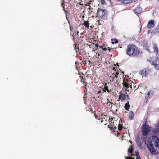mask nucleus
I'll list each match as a JSON object with an SVG mask.
<instances>
[{"label":"nucleus","mask_w":159,"mask_h":159,"mask_svg":"<svg viewBox=\"0 0 159 159\" xmlns=\"http://www.w3.org/2000/svg\"><path fill=\"white\" fill-rule=\"evenodd\" d=\"M108 127L111 131H112L113 132H115V129H116V127H115L114 128H113V127L111 126L110 125H108Z\"/></svg>","instance_id":"obj_24"},{"label":"nucleus","mask_w":159,"mask_h":159,"mask_svg":"<svg viewBox=\"0 0 159 159\" xmlns=\"http://www.w3.org/2000/svg\"><path fill=\"white\" fill-rule=\"evenodd\" d=\"M149 61L155 69L159 70V59L156 57L152 58Z\"/></svg>","instance_id":"obj_4"},{"label":"nucleus","mask_w":159,"mask_h":159,"mask_svg":"<svg viewBox=\"0 0 159 159\" xmlns=\"http://www.w3.org/2000/svg\"><path fill=\"white\" fill-rule=\"evenodd\" d=\"M103 120H101V122L102 123V122H103Z\"/></svg>","instance_id":"obj_49"},{"label":"nucleus","mask_w":159,"mask_h":159,"mask_svg":"<svg viewBox=\"0 0 159 159\" xmlns=\"http://www.w3.org/2000/svg\"><path fill=\"white\" fill-rule=\"evenodd\" d=\"M135 13L137 14H139L142 11V8L139 6H138L134 10Z\"/></svg>","instance_id":"obj_14"},{"label":"nucleus","mask_w":159,"mask_h":159,"mask_svg":"<svg viewBox=\"0 0 159 159\" xmlns=\"http://www.w3.org/2000/svg\"><path fill=\"white\" fill-rule=\"evenodd\" d=\"M74 45L75 46L74 47V49L75 50L76 53H77V54L82 55L83 54V53L81 52V51H79V44L75 43Z\"/></svg>","instance_id":"obj_13"},{"label":"nucleus","mask_w":159,"mask_h":159,"mask_svg":"<svg viewBox=\"0 0 159 159\" xmlns=\"http://www.w3.org/2000/svg\"><path fill=\"white\" fill-rule=\"evenodd\" d=\"M130 105L129 103V102H128L127 103H126L125 106V108L126 110H128L129 108Z\"/></svg>","instance_id":"obj_21"},{"label":"nucleus","mask_w":159,"mask_h":159,"mask_svg":"<svg viewBox=\"0 0 159 159\" xmlns=\"http://www.w3.org/2000/svg\"><path fill=\"white\" fill-rule=\"evenodd\" d=\"M117 137H118V136H119V132H117Z\"/></svg>","instance_id":"obj_45"},{"label":"nucleus","mask_w":159,"mask_h":159,"mask_svg":"<svg viewBox=\"0 0 159 159\" xmlns=\"http://www.w3.org/2000/svg\"><path fill=\"white\" fill-rule=\"evenodd\" d=\"M159 1V0H158Z\"/></svg>","instance_id":"obj_54"},{"label":"nucleus","mask_w":159,"mask_h":159,"mask_svg":"<svg viewBox=\"0 0 159 159\" xmlns=\"http://www.w3.org/2000/svg\"><path fill=\"white\" fill-rule=\"evenodd\" d=\"M112 69L114 70V72H116V67H113V68H112Z\"/></svg>","instance_id":"obj_40"},{"label":"nucleus","mask_w":159,"mask_h":159,"mask_svg":"<svg viewBox=\"0 0 159 159\" xmlns=\"http://www.w3.org/2000/svg\"><path fill=\"white\" fill-rule=\"evenodd\" d=\"M131 83H132V82H131V80L129 81L128 80H125V79H124L122 83L123 86L125 87V89H128L129 86H130L131 88H132V85H130Z\"/></svg>","instance_id":"obj_7"},{"label":"nucleus","mask_w":159,"mask_h":159,"mask_svg":"<svg viewBox=\"0 0 159 159\" xmlns=\"http://www.w3.org/2000/svg\"><path fill=\"white\" fill-rule=\"evenodd\" d=\"M107 45H105L104 44H103L102 45H100L99 46V48H101L104 51H106L107 50Z\"/></svg>","instance_id":"obj_16"},{"label":"nucleus","mask_w":159,"mask_h":159,"mask_svg":"<svg viewBox=\"0 0 159 159\" xmlns=\"http://www.w3.org/2000/svg\"><path fill=\"white\" fill-rule=\"evenodd\" d=\"M88 6L89 7L88 8V9L90 10L91 9V6L90 5H89Z\"/></svg>","instance_id":"obj_44"},{"label":"nucleus","mask_w":159,"mask_h":159,"mask_svg":"<svg viewBox=\"0 0 159 159\" xmlns=\"http://www.w3.org/2000/svg\"><path fill=\"white\" fill-rule=\"evenodd\" d=\"M126 95L122 93L121 92H120L118 101L121 100V101L125 100Z\"/></svg>","instance_id":"obj_10"},{"label":"nucleus","mask_w":159,"mask_h":159,"mask_svg":"<svg viewBox=\"0 0 159 159\" xmlns=\"http://www.w3.org/2000/svg\"><path fill=\"white\" fill-rule=\"evenodd\" d=\"M128 99H129L130 98H128Z\"/></svg>","instance_id":"obj_53"},{"label":"nucleus","mask_w":159,"mask_h":159,"mask_svg":"<svg viewBox=\"0 0 159 159\" xmlns=\"http://www.w3.org/2000/svg\"><path fill=\"white\" fill-rule=\"evenodd\" d=\"M107 104H108L109 103H110V104H111V107H112V105L113 103H112L111 102H110L109 100L108 99L107 100Z\"/></svg>","instance_id":"obj_31"},{"label":"nucleus","mask_w":159,"mask_h":159,"mask_svg":"<svg viewBox=\"0 0 159 159\" xmlns=\"http://www.w3.org/2000/svg\"><path fill=\"white\" fill-rule=\"evenodd\" d=\"M101 116H102L101 119H105V118L104 116L105 117L106 116V115H104L103 114H102L101 115Z\"/></svg>","instance_id":"obj_35"},{"label":"nucleus","mask_w":159,"mask_h":159,"mask_svg":"<svg viewBox=\"0 0 159 159\" xmlns=\"http://www.w3.org/2000/svg\"><path fill=\"white\" fill-rule=\"evenodd\" d=\"M97 17L101 19L106 18L107 16V11L104 9L98 8L97 12Z\"/></svg>","instance_id":"obj_3"},{"label":"nucleus","mask_w":159,"mask_h":159,"mask_svg":"<svg viewBox=\"0 0 159 159\" xmlns=\"http://www.w3.org/2000/svg\"><path fill=\"white\" fill-rule=\"evenodd\" d=\"M150 131V128L146 122L143 124L142 127V132L144 136H147Z\"/></svg>","instance_id":"obj_5"},{"label":"nucleus","mask_w":159,"mask_h":159,"mask_svg":"<svg viewBox=\"0 0 159 159\" xmlns=\"http://www.w3.org/2000/svg\"><path fill=\"white\" fill-rule=\"evenodd\" d=\"M150 93L148 92L147 94H146L145 95V100L146 101V103H147V101L149 98H150Z\"/></svg>","instance_id":"obj_17"},{"label":"nucleus","mask_w":159,"mask_h":159,"mask_svg":"<svg viewBox=\"0 0 159 159\" xmlns=\"http://www.w3.org/2000/svg\"><path fill=\"white\" fill-rule=\"evenodd\" d=\"M80 77L81 79V82L83 83V85H84V84L85 81V80H84L83 77L81 76H80Z\"/></svg>","instance_id":"obj_26"},{"label":"nucleus","mask_w":159,"mask_h":159,"mask_svg":"<svg viewBox=\"0 0 159 159\" xmlns=\"http://www.w3.org/2000/svg\"><path fill=\"white\" fill-rule=\"evenodd\" d=\"M68 23L70 25V30L71 31H72V28H71V26L70 25V22H68Z\"/></svg>","instance_id":"obj_42"},{"label":"nucleus","mask_w":159,"mask_h":159,"mask_svg":"<svg viewBox=\"0 0 159 159\" xmlns=\"http://www.w3.org/2000/svg\"><path fill=\"white\" fill-rule=\"evenodd\" d=\"M117 1L120 2H123V3L124 0H117Z\"/></svg>","instance_id":"obj_43"},{"label":"nucleus","mask_w":159,"mask_h":159,"mask_svg":"<svg viewBox=\"0 0 159 159\" xmlns=\"http://www.w3.org/2000/svg\"><path fill=\"white\" fill-rule=\"evenodd\" d=\"M133 0H124L123 3L125 4L130 3L132 2Z\"/></svg>","instance_id":"obj_23"},{"label":"nucleus","mask_w":159,"mask_h":159,"mask_svg":"<svg viewBox=\"0 0 159 159\" xmlns=\"http://www.w3.org/2000/svg\"><path fill=\"white\" fill-rule=\"evenodd\" d=\"M79 33V32H77V34H78V33Z\"/></svg>","instance_id":"obj_50"},{"label":"nucleus","mask_w":159,"mask_h":159,"mask_svg":"<svg viewBox=\"0 0 159 159\" xmlns=\"http://www.w3.org/2000/svg\"><path fill=\"white\" fill-rule=\"evenodd\" d=\"M78 4H79V5H83V4H82V3H81V2H79L78 3V4H77L76 5V7H78H78H79V5H78Z\"/></svg>","instance_id":"obj_39"},{"label":"nucleus","mask_w":159,"mask_h":159,"mask_svg":"<svg viewBox=\"0 0 159 159\" xmlns=\"http://www.w3.org/2000/svg\"><path fill=\"white\" fill-rule=\"evenodd\" d=\"M107 50L108 49L109 51V52H110L112 50H113V49L112 48H109V47H108L107 46Z\"/></svg>","instance_id":"obj_34"},{"label":"nucleus","mask_w":159,"mask_h":159,"mask_svg":"<svg viewBox=\"0 0 159 159\" xmlns=\"http://www.w3.org/2000/svg\"><path fill=\"white\" fill-rule=\"evenodd\" d=\"M128 152L130 153H132L133 152V149L132 148H129L128 149Z\"/></svg>","instance_id":"obj_28"},{"label":"nucleus","mask_w":159,"mask_h":159,"mask_svg":"<svg viewBox=\"0 0 159 159\" xmlns=\"http://www.w3.org/2000/svg\"><path fill=\"white\" fill-rule=\"evenodd\" d=\"M155 33H159V27L157 28L155 30Z\"/></svg>","instance_id":"obj_30"},{"label":"nucleus","mask_w":159,"mask_h":159,"mask_svg":"<svg viewBox=\"0 0 159 159\" xmlns=\"http://www.w3.org/2000/svg\"><path fill=\"white\" fill-rule=\"evenodd\" d=\"M123 129V126L122 125L119 124L118 125V129L119 131H121Z\"/></svg>","instance_id":"obj_25"},{"label":"nucleus","mask_w":159,"mask_h":159,"mask_svg":"<svg viewBox=\"0 0 159 159\" xmlns=\"http://www.w3.org/2000/svg\"><path fill=\"white\" fill-rule=\"evenodd\" d=\"M154 20H151L148 22L147 27L148 28H151L154 27Z\"/></svg>","instance_id":"obj_11"},{"label":"nucleus","mask_w":159,"mask_h":159,"mask_svg":"<svg viewBox=\"0 0 159 159\" xmlns=\"http://www.w3.org/2000/svg\"><path fill=\"white\" fill-rule=\"evenodd\" d=\"M125 159H134V158L133 157H125Z\"/></svg>","instance_id":"obj_33"},{"label":"nucleus","mask_w":159,"mask_h":159,"mask_svg":"<svg viewBox=\"0 0 159 159\" xmlns=\"http://www.w3.org/2000/svg\"><path fill=\"white\" fill-rule=\"evenodd\" d=\"M89 21H85L84 22L83 25L86 28H89Z\"/></svg>","instance_id":"obj_19"},{"label":"nucleus","mask_w":159,"mask_h":159,"mask_svg":"<svg viewBox=\"0 0 159 159\" xmlns=\"http://www.w3.org/2000/svg\"><path fill=\"white\" fill-rule=\"evenodd\" d=\"M92 50H93V51H95V50H94V49L93 48V49H92Z\"/></svg>","instance_id":"obj_48"},{"label":"nucleus","mask_w":159,"mask_h":159,"mask_svg":"<svg viewBox=\"0 0 159 159\" xmlns=\"http://www.w3.org/2000/svg\"><path fill=\"white\" fill-rule=\"evenodd\" d=\"M111 40H112V41L115 40V41H114V42H113H113H112V44H114V43H118V40H117V39H111Z\"/></svg>","instance_id":"obj_29"},{"label":"nucleus","mask_w":159,"mask_h":159,"mask_svg":"<svg viewBox=\"0 0 159 159\" xmlns=\"http://www.w3.org/2000/svg\"><path fill=\"white\" fill-rule=\"evenodd\" d=\"M155 131L156 133L159 132V126L155 128Z\"/></svg>","instance_id":"obj_27"},{"label":"nucleus","mask_w":159,"mask_h":159,"mask_svg":"<svg viewBox=\"0 0 159 159\" xmlns=\"http://www.w3.org/2000/svg\"><path fill=\"white\" fill-rule=\"evenodd\" d=\"M107 84L106 83H105L104 87L102 88V90L104 92H106L107 91V92L109 93H111V90H109L108 87L107 85Z\"/></svg>","instance_id":"obj_15"},{"label":"nucleus","mask_w":159,"mask_h":159,"mask_svg":"<svg viewBox=\"0 0 159 159\" xmlns=\"http://www.w3.org/2000/svg\"><path fill=\"white\" fill-rule=\"evenodd\" d=\"M136 141L137 145L139 147H140L142 146L143 143L144 142L145 144H146V141L144 140V139L142 138L137 137L136 139Z\"/></svg>","instance_id":"obj_8"},{"label":"nucleus","mask_w":159,"mask_h":159,"mask_svg":"<svg viewBox=\"0 0 159 159\" xmlns=\"http://www.w3.org/2000/svg\"><path fill=\"white\" fill-rule=\"evenodd\" d=\"M117 66H118V67L119 66V65L118 64H117Z\"/></svg>","instance_id":"obj_52"},{"label":"nucleus","mask_w":159,"mask_h":159,"mask_svg":"<svg viewBox=\"0 0 159 159\" xmlns=\"http://www.w3.org/2000/svg\"><path fill=\"white\" fill-rule=\"evenodd\" d=\"M126 53L129 56L137 57L139 55L140 51L135 45L129 44L127 45Z\"/></svg>","instance_id":"obj_2"},{"label":"nucleus","mask_w":159,"mask_h":159,"mask_svg":"<svg viewBox=\"0 0 159 159\" xmlns=\"http://www.w3.org/2000/svg\"><path fill=\"white\" fill-rule=\"evenodd\" d=\"M129 118L131 120L134 118V113L132 111H130L129 113Z\"/></svg>","instance_id":"obj_18"},{"label":"nucleus","mask_w":159,"mask_h":159,"mask_svg":"<svg viewBox=\"0 0 159 159\" xmlns=\"http://www.w3.org/2000/svg\"><path fill=\"white\" fill-rule=\"evenodd\" d=\"M95 46L97 47L98 48V47H99V45L98 44V43H96L95 44Z\"/></svg>","instance_id":"obj_41"},{"label":"nucleus","mask_w":159,"mask_h":159,"mask_svg":"<svg viewBox=\"0 0 159 159\" xmlns=\"http://www.w3.org/2000/svg\"><path fill=\"white\" fill-rule=\"evenodd\" d=\"M92 0H90L89 1V2L86 3L85 5L86 6H89V5L91 3Z\"/></svg>","instance_id":"obj_32"},{"label":"nucleus","mask_w":159,"mask_h":159,"mask_svg":"<svg viewBox=\"0 0 159 159\" xmlns=\"http://www.w3.org/2000/svg\"><path fill=\"white\" fill-rule=\"evenodd\" d=\"M61 1L62 2L61 6L63 8L64 11H65V13H67L68 12L67 10H65V8H64V3L65 2L64 0H61Z\"/></svg>","instance_id":"obj_20"},{"label":"nucleus","mask_w":159,"mask_h":159,"mask_svg":"<svg viewBox=\"0 0 159 159\" xmlns=\"http://www.w3.org/2000/svg\"><path fill=\"white\" fill-rule=\"evenodd\" d=\"M153 52L157 56L159 53V49L156 43H154L153 45Z\"/></svg>","instance_id":"obj_12"},{"label":"nucleus","mask_w":159,"mask_h":159,"mask_svg":"<svg viewBox=\"0 0 159 159\" xmlns=\"http://www.w3.org/2000/svg\"><path fill=\"white\" fill-rule=\"evenodd\" d=\"M87 82H86L85 81V82L84 84V85H83L84 86V87L85 89H86V86H87Z\"/></svg>","instance_id":"obj_36"},{"label":"nucleus","mask_w":159,"mask_h":159,"mask_svg":"<svg viewBox=\"0 0 159 159\" xmlns=\"http://www.w3.org/2000/svg\"><path fill=\"white\" fill-rule=\"evenodd\" d=\"M118 71L112 73L111 75L109 77L110 81L111 82H113L115 80H116V83H117L118 81L117 80V79L118 78Z\"/></svg>","instance_id":"obj_6"},{"label":"nucleus","mask_w":159,"mask_h":159,"mask_svg":"<svg viewBox=\"0 0 159 159\" xmlns=\"http://www.w3.org/2000/svg\"><path fill=\"white\" fill-rule=\"evenodd\" d=\"M135 153L136 156V159H141L140 157V156L139 154V152L138 151H135Z\"/></svg>","instance_id":"obj_22"},{"label":"nucleus","mask_w":159,"mask_h":159,"mask_svg":"<svg viewBox=\"0 0 159 159\" xmlns=\"http://www.w3.org/2000/svg\"><path fill=\"white\" fill-rule=\"evenodd\" d=\"M151 69L148 68L143 70L141 71V75L142 77L145 76L150 71Z\"/></svg>","instance_id":"obj_9"},{"label":"nucleus","mask_w":159,"mask_h":159,"mask_svg":"<svg viewBox=\"0 0 159 159\" xmlns=\"http://www.w3.org/2000/svg\"><path fill=\"white\" fill-rule=\"evenodd\" d=\"M79 51H81V52L83 53V54H84V49H81L80 50H79Z\"/></svg>","instance_id":"obj_38"},{"label":"nucleus","mask_w":159,"mask_h":159,"mask_svg":"<svg viewBox=\"0 0 159 159\" xmlns=\"http://www.w3.org/2000/svg\"><path fill=\"white\" fill-rule=\"evenodd\" d=\"M148 143L147 144V147L151 153L153 155L157 154L158 152L154 146L156 147L159 146V138L156 136H152L149 139Z\"/></svg>","instance_id":"obj_1"},{"label":"nucleus","mask_w":159,"mask_h":159,"mask_svg":"<svg viewBox=\"0 0 159 159\" xmlns=\"http://www.w3.org/2000/svg\"><path fill=\"white\" fill-rule=\"evenodd\" d=\"M101 92V91H99L98 92V94H99V93H100Z\"/></svg>","instance_id":"obj_47"},{"label":"nucleus","mask_w":159,"mask_h":159,"mask_svg":"<svg viewBox=\"0 0 159 159\" xmlns=\"http://www.w3.org/2000/svg\"><path fill=\"white\" fill-rule=\"evenodd\" d=\"M101 3L103 4L105 3V1L104 0H101Z\"/></svg>","instance_id":"obj_37"},{"label":"nucleus","mask_w":159,"mask_h":159,"mask_svg":"<svg viewBox=\"0 0 159 159\" xmlns=\"http://www.w3.org/2000/svg\"><path fill=\"white\" fill-rule=\"evenodd\" d=\"M89 63H90V61L89 60Z\"/></svg>","instance_id":"obj_51"},{"label":"nucleus","mask_w":159,"mask_h":159,"mask_svg":"<svg viewBox=\"0 0 159 159\" xmlns=\"http://www.w3.org/2000/svg\"><path fill=\"white\" fill-rule=\"evenodd\" d=\"M98 116V115H95V118H96V119L97 118Z\"/></svg>","instance_id":"obj_46"}]
</instances>
